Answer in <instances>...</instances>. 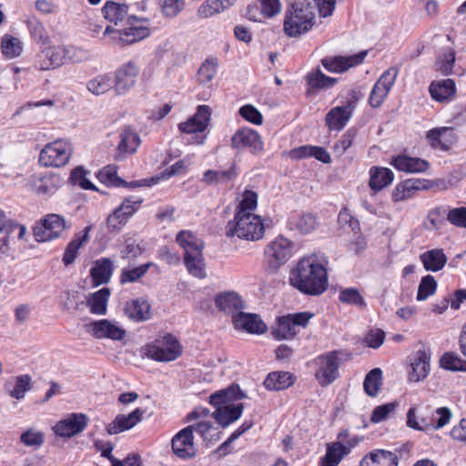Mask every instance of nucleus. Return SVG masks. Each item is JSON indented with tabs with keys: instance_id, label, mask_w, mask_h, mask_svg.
<instances>
[{
	"instance_id": "obj_47",
	"label": "nucleus",
	"mask_w": 466,
	"mask_h": 466,
	"mask_svg": "<svg viewBox=\"0 0 466 466\" xmlns=\"http://www.w3.org/2000/svg\"><path fill=\"white\" fill-rule=\"evenodd\" d=\"M19 441L25 447L37 449L45 442V433L36 427H30L21 432Z\"/></svg>"
},
{
	"instance_id": "obj_53",
	"label": "nucleus",
	"mask_w": 466,
	"mask_h": 466,
	"mask_svg": "<svg viewBox=\"0 0 466 466\" xmlns=\"http://www.w3.org/2000/svg\"><path fill=\"white\" fill-rule=\"evenodd\" d=\"M1 50L6 58L17 57L23 52V43L19 38L7 35L2 38Z\"/></svg>"
},
{
	"instance_id": "obj_26",
	"label": "nucleus",
	"mask_w": 466,
	"mask_h": 466,
	"mask_svg": "<svg viewBox=\"0 0 466 466\" xmlns=\"http://www.w3.org/2000/svg\"><path fill=\"white\" fill-rule=\"evenodd\" d=\"M366 55L367 52L364 51L350 56L326 57L321 60V64L325 69L331 73H342L361 64Z\"/></svg>"
},
{
	"instance_id": "obj_29",
	"label": "nucleus",
	"mask_w": 466,
	"mask_h": 466,
	"mask_svg": "<svg viewBox=\"0 0 466 466\" xmlns=\"http://www.w3.org/2000/svg\"><path fill=\"white\" fill-rule=\"evenodd\" d=\"M190 162L188 159L185 158L178 160L175 164L162 171L159 175L148 178L137 180L133 182V185L134 187H151L153 185L157 184L160 180L168 179L175 176L186 174Z\"/></svg>"
},
{
	"instance_id": "obj_10",
	"label": "nucleus",
	"mask_w": 466,
	"mask_h": 466,
	"mask_svg": "<svg viewBox=\"0 0 466 466\" xmlns=\"http://www.w3.org/2000/svg\"><path fill=\"white\" fill-rule=\"evenodd\" d=\"M314 314L304 311L288 314L278 319L272 334L277 339H290L298 333V328H305Z\"/></svg>"
},
{
	"instance_id": "obj_15",
	"label": "nucleus",
	"mask_w": 466,
	"mask_h": 466,
	"mask_svg": "<svg viewBox=\"0 0 466 466\" xmlns=\"http://www.w3.org/2000/svg\"><path fill=\"white\" fill-rule=\"evenodd\" d=\"M62 185V178L59 175L46 172L35 174L28 180L30 190L37 196L50 197L54 195Z\"/></svg>"
},
{
	"instance_id": "obj_27",
	"label": "nucleus",
	"mask_w": 466,
	"mask_h": 466,
	"mask_svg": "<svg viewBox=\"0 0 466 466\" xmlns=\"http://www.w3.org/2000/svg\"><path fill=\"white\" fill-rule=\"evenodd\" d=\"M123 311L127 319L135 322H145L152 317L150 303L142 298L127 301Z\"/></svg>"
},
{
	"instance_id": "obj_19",
	"label": "nucleus",
	"mask_w": 466,
	"mask_h": 466,
	"mask_svg": "<svg viewBox=\"0 0 466 466\" xmlns=\"http://www.w3.org/2000/svg\"><path fill=\"white\" fill-rule=\"evenodd\" d=\"M139 66L134 61L122 65L115 73L114 90L119 95H126L136 85Z\"/></svg>"
},
{
	"instance_id": "obj_46",
	"label": "nucleus",
	"mask_w": 466,
	"mask_h": 466,
	"mask_svg": "<svg viewBox=\"0 0 466 466\" xmlns=\"http://www.w3.org/2000/svg\"><path fill=\"white\" fill-rule=\"evenodd\" d=\"M229 9L223 0H205L198 7L197 15L207 19Z\"/></svg>"
},
{
	"instance_id": "obj_40",
	"label": "nucleus",
	"mask_w": 466,
	"mask_h": 466,
	"mask_svg": "<svg viewBox=\"0 0 466 466\" xmlns=\"http://www.w3.org/2000/svg\"><path fill=\"white\" fill-rule=\"evenodd\" d=\"M394 179L393 172L387 167H372L370 169L369 186L374 191H380Z\"/></svg>"
},
{
	"instance_id": "obj_1",
	"label": "nucleus",
	"mask_w": 466,
	"mask_h": 466,
	"mask_svg": "<svg viewBox=\"0 0 466 466\" xmlns=\"http://www.w3.org/2000/svg\"><path fill=\"white\" fill-rule=\"evenodd\" d=\"M328 266L329 259L322 253L303 257L290 271V285L306 295L323 294L329 286Z\"/></svg>"
},
{
	"instance_id": "obj_55",
	"label": "nucleus",
	"mask_w": 466,
	"mask_h": 466,
	"mask_svg": "<svg viewBox=\"0 0 466 466\" xmlns=\"http://www.w3.org/2000/svg\"><path fill=\"white\" fill-rule=\"evenodd\" d=\"M65 63H81L86 61L90 57L87 50L75 46H61Z\"/></svg>"
},
{
	"instance_id": "obj_56",
	"label": "nucleus",
	"mask_w": 466,
	"mask_h": 466,
	"mask_svg": "<svg viewBox=\"0 0 466 466\" xmlns=\"http://www.w3.org/2000/svg\"><path fill=\"white\" fill-rule=\"evenodd\" d=\"M237 176L234 168L228 170H208L203 175V181L208 185L225 183Z\"/></svg>"
},
{
	"instance_id": "obj_2",
	"label": "nucleus",
	"mask_w": 466,
	"mask_h": 466,
	"mask_svg": "<svg viewBox=\"0 0 466 466\" xmlns=\"http://www.w3.org/2000/svg\"><path fill=\"white\" fill-rule=\"evenodd\" d=\"M244 397L239 388L234 386L210 395L209 402L216 408L213 416L219 425L227 427L239 419L244 407L238 401Z\"/></svg>"
},
{
	"instance_id": "obj_37",
	"label": "nucleus",
	"mask_w": 466,
	"mask_h": 466,
	"mask_svg": "<svg viewBox=\"0 0 466 466\" xmlns=\"http://www.w3.org/2000/svg\"><path fill=\"white\" fill-rule=\"evenodd\" d=\"M288 226L290 230L309 234L316 229L318 221L317 218L310 213L296 214L289 218Z\"/></svg>"
},
{
	"instance_id": "obj_16",
	"label": "nucleus",
	"mask_w": 466,
	"mask_h": 466,
	"mask_svg": "<svg viewBox=\"0 0 466 466\" xmlns=\"http://www.w3.org/2000/svg\"><path fill=\"white\" fill-rule=\"evenodd\" d=\"M173 453L182 460L193 459L198 450L194 441L192 427H186L175 434L171 440Z\"/></svg>"
},
{
	"instance_id": "obj_57",
	"label": "nucleus",
	"mask_w": 466,
	"mask_h": 466,
	"mask_svg": "<svg viewBox=\"0 0 466 466\" xmlns=\"http://www.w3.org/2000/svg\"><path fill=\"white\" fill-rule=\"evenodd\" d=\"M99 181L107 186L119 187L125 184V181L117 176V167L115 165H107L97 173Z\"/></svg>"
},
{
	"instance_id": "obj_20",
	"label": "nucleus",
	"mask_w": 466,
	"mask_h": 466,
	"mask_svg": "<svg viewBox=\"0 0 466 466\" xmlns=\"http://www.w3.org/2000/svg\"><path fill=\"white\" fill-rule=\"evenodd\" d=\"M398 76L396 67L387 69L374 85L370 95V104L372 107H379L391 90Z\"/></svg>"
},
{
	"instance_id": "obj_25",
	"label": "nucleus",
	"mask_w": 466,
	"mask_h": 466,
	"mask_svg": "<svg viewBox=\"0 0 466 466\" xmlns=\"http://www.w3.org/2000/svg\"><path fill=\"white\" fill-rule=\"evenodd\" d=\"M145 411L137 408L128 414H118L112 422L106 426L108 435H116L133 429L143 418Z\"/></svg>"
},
{
	"instance_id": "obj_7",
	"label": "nucleus",
	"mask_w": 466,
	"mask_h": 466,
	"mask_svg": "<svg viewBox=\"0 0 466 466\" xmlns=\"http://www.w3.org/2000/svg\"><path fill=\"white\" fill-rule=\"evenodd\" d=\"M150 33L149 21L135 16L127 17L123 28L114 30L111 26H106L104 32L105 35L114 34L113 39L123 46L141 41L149 36Z\"/></svg>"
},
{
	"instance_id": "obj_43",
	"label": "nucleus",
	"mask_w": 466,
	"mask_h": 466,
	"mask_svg": "<svg viewBox=\"0 0 466 466\" xmlns=\"http://www.w3.org/2000/svg\"><path fill=\"white\" fill-rule=\"evenodd\" d=\"M110 296V290L107 288H102L94 292L87 299V306L91 313L96 315H105L106 313L107 302Z\"/></svg>"
},
{
	"instance_id": "obj_13",
	"label": "nucleus",
	"mask_w": 466,
	"mask_h": 466,
	"mask_svg": "<svg viewBox=\"0 0 466 466\" xmlns=\"http://www.w3.org/2000/svg\"><path fill=\"white\" fill-rule=\"evenodd\" d=\"M356 437L350 439L347 431L338 434V441L327 445L325 456L321 459V466H338L342 458L349 454L358 444Z\"/></svg>"
},
{
	"instance_id": "obj_21",
	"label": "nucleus",
	"mask_w": 466,
	"mask_h": 466,
	"mask_svg": "<svg viewBox=\"0 0 466 466\" xmlns=\"http://www.w3.org/2000/svg\"><path fill=\"white\" fill-rule=\"evenodd\" d=\"M257 4H250L247 7L246 17L253 22H263L279 15L281 11L280 0H257Z\"/></svg>"
},
{
	"instance_id": "obj_51",
	"label": "nucleus",
	"mask_w": 466,
	"mask_h": 466,
	"mask_svg": "<svg viewBox=\"0 0 466 466\" xmlns=\"http://www.w3.org/2000/svg\"><path fill=\"white\" fill-rule=\"evenodd\" d=\"M381 384L382 371L380 368H375L366 375L363 382V388L369 396L375 397L378 395Z\"/></svg>"
},
{
	"instance_id": "obj_48",
	"label": "nucleus",
	"mask_w": 466,
	"mask_h": 466,
	"mask_svg": "<svg viewBox=\"0 0 466 466\" xmlns=\"http://www.w3.org/2000/svg\"><path fill=\"white\" fill-rule=\"evenodd\" d=\"M104 17L116 25L123 22L127 16V6L114 2H108L105 5L103 10Z\"/></svg>"
},
{
	"instance_id": "obj_30",
	"label": "nucleus",
	"mask_w": 466,
	"mask_h": 466,
	"mask_svg": "<svg viewBox=\"0 0 466 466\" xmlns=\"http://www.w3.org/2000/svg\"><path fill=\"white\" fill-rule=\"evenodd\" d=\"M91 230L92 226L89 225L74 235L71 241L67 244L63 255L62 260L65 266L71 265L77 258L79 249L89 242Z\"/></svg>"
},
{
	"instance_id": "obj_3",
	"label": "nucleus",
	"mask_w": 466,
	"mask_h": 466,
	"mask_svg": "<svg viewBox=\"0 0 466 466\" xmlns=\"http://www.w3.org/2000/svg\"><path fill=\"white\" fill-rule=\"evenodd\" d=\"M314 8L309 2L296 1L288 7L283 30L289 37H298L309 32L315 25Z\"/></svg>"
},
{
	"instance_id": "obj_45",
	"label": "nucleus",
	"mask_w": 466,
	"mask_h": 466,
	"mask_svg": "<svg viewBox=\"0 0 466 466\" xmlns=\"http://www.w3.org/2000/svg\"><path fill=\"white\" fill-rule=\"evenodd\" d=\"M184 259L189 274L198 279H204L206 277L202 250L185 255Z\"/></svg>"
},
{
	"instance_id": "obj_49",
	"label": "nucleus",
	"mask_w": 466,
	"mask_h": 466,
	"mask_svg": "<svg viewBox=\"0 0 466 466\" xmlns=\"http://www.w3.org/2000/svg\"><path fill=\"white\" fill-rule=\"evenodd\" d=\"M114 87L111 76L106 74L98 75L86 83V88L95 96H101Z\"/></svg>"
},
{
	"instance_id": "obj_32",
	"label": "nucleus",
	"mask_w": 466,
	"mask_h": 466,
	"mask_svg": "<svg viewBox=\"0 0 466 466\" xmlns=\"http://www.w3.org/2000/svg\"><path fill=\"white\" fill-rule=\"evenodd\" d=\"M390 165L397 170L406 173H422L430 167L429 162L425 159L405 155L394 157Z\"/></svg>"
},
{
	"instance_id": "obj_34",
	"label": "nucleus",
	"mask_w": 466,
	"mask_h": 466,
	"mask_svg": "<svg viewBox=\"0 0 466 466\" xmlns=\"http://www.w3.org/2000/svg\"><path fill=\"white\" fill-rule=\"evenodd\" d=\"M360 466H398V456L389 451L374 450L367 453L360 461Z\"/></svg>"
},
{
	"instance_id": "obj_5",
	"label": "nucleus",
	"mask_w": 466,
	"mask_h": 466,
	"mask_svg": "<svg viewBox=\"0 0 466 466\" xmlns=\"http://www.w3.org/2000/svg\"><path fill=\"white\" fill-rule=\"evenodd\" d=\"M144 357L158 362H170L183 353V347L177 337L167 333L142 348Z\"/></svg>"
},
{
	"instance_id": "obj_22",
	"label": "nucleus",
	"mask_w": 466,
	"mask_h": 466,
	"mask_svg": "<svg viewBox=\"0 0 466 466\" xmlns=\"http://www.w3.org/2000/svg\"><path fill=\"white\" fill-rule=\"evenodd\" d=\"M211 119V108L207 105L198 106L194 116L178 124V130L184 134L202 133Z\"/></svg>"
},
{
	"instance_id": "obj_54",
	"label": "nucleus",
	"mask_w": 466,
	"mask_h": 466,
	"mask_svg": "<svg viewBox=\"0 0 466 466\" xmlns=\"http://www.w3.org/2000/svg\"><path fill=\"white\" fill-rule=\"evenodd\" d=\"M258 207V194L253 190H245L239 203L236 208V213L255 214Z\"/></svg>"
},
{
	"instance_id": "obj_6",
	"label": "nucleus",
	"mask_w": 466,
	"mask_h": 466,
	"mask_svg": "<svg viewBox=\"0 0 466 466\" xmlns=\"http://www.w3.org/2000/svg\"><path fill=\"white\" fill-rule=\"evenodd\" d=\"M347 354L341 350H333L319 355L313 360L314 377L321 387L331 384L339 377V367L346 360Z\"/></svg>"
},
{
	"instance_id": "obj_52",
	"label": "nucleus",
	"mask_w": 466,
	"mask_h": 466,
	"mask_svg": "<svg viewBox=\"0 0 466 466\" xmlns=\"http://www.w3.org/2000/svg\"><path fill=\"white\" fill-rule=\"evenodd\" d=\"M152 265L149 262L135 268L126 267L122 268L119 277L121 284L134 283L139 280L147 274Z\"/></svg>"
},
{
	"instance_id": "obj_42",
	"label": "nucleus",
	"mask_w": 466,
	"mask_h": 466,
	"mask_svg": "<svg viewBox=\"0 0 466 466\" xmlns=\"http://www.w3.org/2000/svg\"><path fill=\"white\" fill-rule=\"evenodd\" d=\"M295 382V377L287 371L269 373L264 380V386L269 390H283Z\"/></svg>"
},
{
	"instance_id": "obj_62",
	"label": "nucleus",
	"mask_w": 466,
	"mask_h": 466,
	"mask_svg": "<svg viewBox=\"0 0 466 466\" xmlns=\"http://www.w3.org/2000/svg\"><path fill=\"white\" fill-rule=\"evenodd\" d=\"M452 413L447 407H441L434 410L431 414V419L429 420L431 422V429L440 430L446 426L451 420Z\"/></svg>"
},
{
	"instance_id": "obj_28",
	"label": "nucleus",
	"mask_w": 466,
	"mask_h": 466,
	"mask_svg": "<svg viewBox=\"0 0 466 466\" xmlns=\"http://www.w3.org/2000/svg\"><path fill=\"white\" fill-rule=\"evenodd\" d=\"M232 322L236 329L252 334H262L267 330L266 324L258 315L239 312L233 316Z\"/></svg>"
},
{
	"instance_id": "obj_9",
	"label": "nucleus",
	"mask_w": 466,
	"mask_h": 466,
	"mask_svg": "<svg viewBox=\"0 0 466 466\" xmlns=\"http://www.w3.org/2000/svg\"><path fill=\"white\" fill-rule=\"evenodd\" d=\"M293 243L287 238L279 236L270 241L265 248L264 255L268 267L277 270L293 255Z\"/></svg>"
},
{
	"instance_id": "obj_11",
	"label": "nucleus",
	"mask_w": 466,
	"mask_h": 466,
	"mask_svg": "<svg viewBox=\"0 0 466 466\" xmlns=\"http://www.w3.org/2000/svg\"><path fill=\"white\" fill-rule=\"evenodd\" d=\"M70 228L66 219L58 214H47L34 228V237L37 242L50 241L58 238Z\"/></svg>"
},
{
	"instance_id": "obj_4",
	"label": "nucleus",
	"mask_w": 466,
	"mask_h": 466,
	"mask_svg": "<svg viewBox=\"0 0 466 466\" xmlns=\"http://www.w3.org/2000/svg\"><path fill=\"white\" fill-rule=\"evenodd\" d=\"M226 235L248 241L260 240L265 235L264 220L257 214L235 213L226 226Z\"/></svg>"
},
{
	"instance_id": "obj_33",
	"label": "nucleus",
	"mask_w": 466,
	"mask_h": 466,
	"mask_svg": "<svg viewBox=\"0 0 466 466\" xmlns=\"http://www.w3.org/2000/svg\"><path fill=\"white\" fill-rule=\"evenodd\" d=\"M216 307L227 314H231L232 317L243 309V300L241 297L235 291L221 292L216 296Z\"/></svg>"
},
{
	"instance_id": "obj_58",
	"label": "nucleus",
	"mask_w": 466,
	"mask_h": 466,
	"mask_svg": "<svg viewBox=\"0 0 466 466\" xmlns=\"http://www.w3.org/2000/svg\"><path fill=\"white\" fill-rule=\"evenodd\" d=\"M406 424L409 428L413 430L426 431L431 429V422L423 416H418L417 409L415 407H411L407 412Z\"/></svg>"
},
{
	"instance_id": "obj_60",
	"label": "nucleus",
	"mask_w": 466,
	"mask_h": 466,
	"mask_svg": "<svg viewBox=\"0 0 466 466\" xmlns=\"http://www.w3.org/2000/svg\"><path fill=\"white\" fill-rule=\"evenodd\" d=\"M339 300L341 303L352 304L359 307H364L366 305L365 299L355 288L342 289L339 293Z\"/></svg>"
},
{
	"instance_id": "obj_31",
	"label": "nucleus",
	"mask_w": 466,
	"mask_h": 466,
	"mask_svg": "<svg viewBox=\"0 0 466 466\" xmlns=\"http://www.w3.org/2000/svg\"><path fill=\"white\" fill-rule=\"evenodd\" d=\"M431 350L429 349L419 350L416 351L410 363V371L409 378L412 381L424 380L430 372Z\"/></svg>"
},
{
	"instance_id": "obj_50",
	"label": "nucleus",
	"mask_w": 466,
	"mask_h": 466,
	"mask_svg": "<svg viewBox=\"0 0 466 466\" xmlns=\"http://www.w3.org/2000/svg\"><path fill=\"white\" fill-rule=\"evenodd\" d=\"M307 82L310 88L325 89L334 86L337 83V78L327 76L318 68L308 74Z\"/></svg>"
},
{
	"instance_id": "obj_24",
	"label": "nucleus",
	"mask_w": 466,
	"mask_h": 466,
	"mask_svg": "<svg viewBox=\"0 0 466 466\" xmlns=\"http://www.w3.org/2000/svg\"><path fill=\"white\" fill-rule=\"evenodd\" d=\"M61 46H51L41 50L35 58V67L39 70H53L65 65Z\"/></svg>"
},
{
	"instance_id": "obj_38",
	"label": "nucleus",
	"mask_w": 466,
	"mask_h": 466,
	"mask_svg": "<svg viewBox=\"0 0 466 466\" xmlns=\"http://www.w3.org/2000/svg\"><path fill=\"white\" fill-rule=\"evenodd\" d=\"M429 90L434 100L447 102L455 96V82L450 78L435 81L431 84Z\"/></svg>"
},
{
	"instance_id": "obj_8",
	"label": "nucleus",
	"mask_w": 466,
	"mask_h": 466,
	"mask_svg": "<svg viewBox=\"0 0 466 466\" xmlns=\"http://www.w3.org/2000/svg\"><path fill=\"white\" fill-rule=\"evenodd\" d=\"M73 154V147L66 139H56L44 146L39 153L38 161L45 167H62L66 166Z\"/></svg>"
},
{
	"instance_id": "obj_12",
	"label": "nucleus",
	"mask_w": 466,
	"mask_h": 466,
	"mask_svg": "<svg viewBox=\"0 0 466 466\" xmlns=\"http://www.w3.org/2000/svg\"><path fill=\"white\" fill-rule=\"evenodd\" d=\"M84 329L96 339L121 341L127 337V330L118 322L107 319L87 322Z\"/></svg>"
},
{
	"instance_id": "obj_39",
	"label": "nucleus",
	"mask_w": 466,
	"mask_h": 466,
	"mask_svg": "<svg viewBox=\"0 0 466 466\" xmlns=\"http://www.w3.org/2000/svg\"><path fill=\"white\" fill-rule=\"evenodd\" d=\"M140 142V137L135 130L130 127H124L120 132V141L117 146L118 154L124 156L135 153Z\"/></svg>"
},
{
	"instance_id": "obj_36",
	"label": "nucleus",
	"mask_w": 466,
	"mask_h": 466,
	"mask_svg": "<svg viewBox=\"0 0 466 466\" xmlns=\"http://www.w3.org/2000/svg\"><path fill=\"white\" fill-rule=\"evenodd\" d=\"M114 268L113 261L107 258H102L95 261L90 270L92 281L95 286L107 283L110 280Z\"/></svg>"
},
{
	"instance_id": "obj_41",
	"label": "nucleus",
	"mask_w": 466,
	"mask_h": 466,
	"mask_svg": "<svg viewBox=\"0 0 466 466\" xmlns=\"http://www.w3.org/2000/svg\"><path fill=\"white\" fill-rule=\"evenodd\" d=\"M32 378L28 374L19 375L5 384L8 395L15 400H22L31 389Z\"/></svg>"
},
{
	"instance_id": "obj_35",
	"label": "nucleus",
	"mask_w": 466,
	"mask_h": 466,
	"mask_svg": "<svg viewBox=\"0 0 466 466\" xmlns=\"http://www.w3.org/2000/svg\"><path fill=\"white\" fill-rule=\"evenodd\" d=\"M420 259L427 271L437 272L447 264L448 258L442 248H432L420 255Z\"/></svg>"
},
{
	"instance_id": "obj_44",
	"label": "nucleus",
	"mask_w": 466,
	"mask_h": 466,
	"mask_svg": "<svg viewBox=\"0 0 466 466\" xmlns=\"http://www.w3.org/2000/svg\"><path fill=\"white\" fill-rule=\"evenodd\" d=\"M177 242L184 249L185 255L200 251L203 248L202 241L191 231L181 230L177 235Z\"/></svg>"
},
{
	"instance_id": "obj_17",
	"label": "nucleus",
	"mask_w": 466,
	"mask_h": 466,
	"mask_svg": "<svg viewBox=\"0 0 466 466\" xmlns=\"http://www.w3.org/2000/svg\"><path fill=\"white\" fill-rule=\"evenodd\" d=\"M88 418L84 413H70L58 420L53 427L56 435L72 438L82 432L87 426Z\"/></svg>"
},
{
	"instance_id": "obj_23",
	"label": "nucleus",
	"mask_w": 466,
	"mask_h": 466,
	"mask_svg": "<svg viewBox=\"0 0 466 466\" xmlns=\"http://www.w3.org/2000/svg\"><path fill=\"white\" fill-rule=\"evenodd\" d=\"M355 109V103L348 101L345 105L331 108L325 116V123L329 130L340 131L350 121Z\"/></svg>"
},
{
	"instance_id": "obj_64",
	"label": "nucleus",
	"mask_w": 466,
	"mask_h": 466,
	"mask_svg": "<svg viewBox=\"0 0 466 466\" xmlns=\"http://www.w3.org/2000/svg\"><path fill=\"white\" fill-rule=\"evenodd\" d=\"M446 218L452 226L466 228V207L448 208Z\"/></svg>"
},
{
	"instance_id": "obj_63",
	"label": "nucleus",
	"mask_w": 466,
	"mask_h": 466,
	"mask_svg": "<svg viewBox=\"0 0 466 466\" xmlns=\"http://www.w3.org/2000/svg\"><path fill=\"white\" fill-rule=\"evenodd\" d=\"M441 368L453 371H466V360L452 353H445L440 360Z\"/></svg>"
},
{
	"instance_id": "obj_61",
	"label": "nucleus",
	"mask_w": 466,
	"mask_h": 466,
	"mask_svg": "<svg viewBox=\"0 0 466 466\" xmlns=\"http://www.w3.org/2000/svg\"><path fill=\"white\" fill-rule=\"evenodd\" d=\"M437 289V282L434 277L427 275L423 277L418 288L417 300L422 301L432 296Z\"/></svg>"
},
{
	"instance_id": "obj_18",
	"label": "nucleus",
	"mask_w": 466,
	"mask_h": 466,
	"mask_svg": "<svg viewBox=\"0 0 466 466\" xmlns=\"http://www.w3.org/2000/svg\"><path fill=\"white\" fill-rule=\"evenodd\" d=\"M231 147L238 150L248 148L254 155L260 154L264 150L260 135L249 127H242L233 135Z\"/></svg>"
},
{
	"instance_id": "obj_14",
	"label": "nucleus",
	"mask_w": 466,
	"mask_h": 466,
	"mask_svg": "<svg viewBox=\"0 0 466 466\" xmlns=\"http://www.w3.org/2000/svg\"><path fill=\"white\" fill-rule=\"evenodd\" d=\"M438 186L433 180L424 178H409L396 185L392 193L391 199L394 202L405 201L414 198L421 190H429Z\"/></svg>"
},
{
	"instance_id": "obj_59",
	"label": "nucleus",
	"mask_w": 466,
	"mask_h": 466,
	"mask_svg": "<svg viewBox=\"0 0 466 466\" xmlns=\"http://www.w3.org/2000/svg\"><path fill=\"white\" fill-rule=\"evenodd\" d=\"M218 69V62L216 59H207L198 69V81L202 85L210 84Z\"/></svg>"
}]
</instances>
